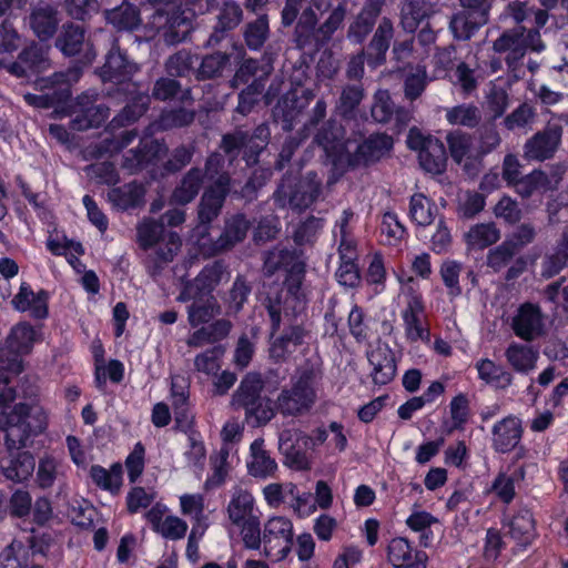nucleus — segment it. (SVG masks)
Wrapping results in <instances>:
<instances>
[{
  "label": "nucleus",
  "instance_id": "nucleus-1",
  "mask_svg": "<svg viewBox=\"0 0 568 568\" xmlns=\"http://www.w3.org/2000/svg\"><path fill=\"white\" fill-rule=\"evenodd\" d=\"M224 272V264L215 261L205 265L193 281L184 282L178 301L191 302L187 306V320L192 327L209 323L219 312L213 291L222 281Z\"/></svg>",
  "mask_w": 568,
  "mask_h": 568
},
{
  "label": "nucleus",
  "instance_id": "nucleus-2",
  "mask_svg": "<svg viewBox=\"0 0 568 568\" xmlns=\"http://www.w3.org/2000/svg\"><path fill=\"white\" fill-rule=\"evenodd\" d=\"M322 371L310 359L297 366L291 377V387H284L274 402L275 413L297 417L312 409L317 399L316 385Z\"/></svg>",
  "mask_w": 568,
  "mask_h": 568
},
{
  "label": "nucleus",
  "instance_id": "nucleus-3",
  "mask_svg": "<svg viewBox=\"0 0 568 568\" xmlns=\"http://www.w3.org/2000/svg\"><path fill=\"white\" fill-rule=\"evenodd\" d=\"M48 415L40 406L17 404L9 413L0 414V427L6 430L8 450H19L31 444V438L44 432Z\"/></svg>",
  "mask_w": 568,
  "mask_h": 568
},
{
  "label": "nucleus",
  "instance_id": "nucleus-4",
  "mask_svg": "<svg viewBox=\"0 0 568 568\" xmlns=\"http://www.w3.org/2000/svg\"><path fill=\"white\" fill-rule=\"evenodd\" d=\"M193 9L179 6L172 8H159L144 23V42L158 38L159 42L165 45H176L186 41L193 31Z\"/></svg>",
  "mask_w": 568,
  "mask_h": 568
},
{
  "label": "nucleus",
  "instance_id": "nucleus-5",
  "mask_svg": "<svg viewBox=\"0 0 568 568\" xmlns=\"http://www.w3.org/2000/svg\"><path fill=\"white\" fill-rule=\"evenodd\" d=\"M185 221V211L170 209L158 220L144 217V251L155 248L156 262L169 263L181 248L182 240L178 232L168 227H176Z\"/></svg>",
  "mask_w": 568,
  "mask_h": 568
},
{
  "label": "nucleus",
  "instance_id": "nucleus-6",
  "mask_svg": "<svg viewBox=\"0 0 568 568\" xmlns=\"http://www.w3.org/2000/svg\"><path fill=\"white\" fill-rule=\"evenodd\" d=\"M264 381L260 373H246L232 395L234 409H244L245 419L253 427H261L275 416L274 402L262 396Z\"/></svg>",
  "mask_w": 568,
  "mask_h": 568
},
{
  "label": "nucleus",
  "instance_id": "nucleus-7",
  "mask_svg": "<svg viewBox=\"0 0 568 568\" xmlns=\"http://www.w3.org/2000/svg\"><path fill=\"white\" fill-rule=\"evenodd\" d=\"M460 10L455 12L449 29L455 39L469 40L489 21L493 0H459Z\"/></svg>",
  "mask_w": 568,
  "mask_h": 568
},
{
  "label": "nucleus",
  "instance_id": "nucleus-8",
  "mask_svg": "<svg viewBox=\"0 0 568 568\" xmlns=\"http://www.w3.org/2000/svg\"><path fill=\"white\" fill-rule=\"evenodd\" d=\"M293 523L284 516L271 517L263 528V554L273 561H282L292 551Z\"/></svg>",
  "mask_w": 568,
  "mask_h": 568
},
{
  "label": "nucleus",
  "instance_id": "nucleus-9",
  "mask_svg": "<svg viewBox=\"0 0 568 568\" xmlns=\"http://www.w3.org/2000/svg\"><path fill=\"white\" fill-rule=\"evenodd\" d=\"M539 38L537 29H527L516 26L505 30L493 43L497 53H506L505 61L508 68L515 69L524 59L534 40Z\"/></svg>",
  "mask_w": 568,
  "mask_h": 568
},
{
  "label": "nucleus",
  "instance_id": "nucleus-10",
  "mask_svg": "<svg viewBox=\"0 0 568 568\" xmlns=\"http://www.w3.org/2000/svg\"><path fill=\"white\" fill-rule=\"evenodd\" d=\"M503 527L521 550H526L538 536L532 509L527 505H517L504 513Z\"/></svg>",
  "mask_w": 568,
  "mask_h": 568
},
{
  "label": "nucleus",
  "instance_id": "nucleus-11",
  "mask_svg": "<svg viewBox=\"0 0 568 568\" xmlns=\"http://www.w3.org/2000/svg\"><path fill=\"white\" fill-rule=\"evenodd\" d=\"M562 132L561 124L548 122L524 144L525 158L528 161L540 162L551 159L561 143Z\"/></svg>",
  "mask_w": 568,
  "mask_h": 568
},
{
  "label": "nucleus",
  "instance_id": "nucleus-12",
  "mask_svg": "<svg viewBox=\"0 0 568 568\" xmlns=\"http://www.w3.org/2000/svg\"><path fill=\"white\" fill-rule=\"evenodd\" d=\"M514 334L525 342H532L545 333L544 315L538 304L525 302L517 308L510 323Z\"/></svg>",
  "mask_w": 568,
  "mask_h": 568
},
{
  "label": "nucleus",
  "instance_id": "nucleus-13",
  "mask_svg": "<svg viewBox=\"0 0 568 568\" xmlns=\"http://www.w3.org/2000/svg\"><path fill=\"white\" fill-rule=\"evenodd\" d=\"M27 21L33 34L40 41H48L55 36L62 16L57 4L40 1L30 8Z\"/></svg>",
  "mask_w": 568,
  "mask_h": 568
},
{
  "label": "nucleus",
  "instance_id": "nucleus-14",
  "mask_svg": "<svg viewBox=\"0 0 568 568\" xmlns=\"http://www.w3.org/2000/svg\"><path fill=\"white\" fill-rule=\"evenodd\" d=\"M306 295L305 294H287L285 293L284 298L281 295L275 297L267 296L264 306L271 322V334H275L280 331L282 323V315L287 318H296L306 308Z\"/></svg>",
  "mask_w": 568,
  "mask_h": 568
},
{
  "label": "nucleus",
  "instance_id": "nucleus-15",
  "mask_svg": "<svg viewBox=\"0 0 568 568\" xmlns=\"http://www.w3.org/2000/svg\"><path fill=\"white\" fill-rule=\"evenodd\" d=\"M425 313V304L419 292L410 288L406 307L402 311L405 334L408 341H428L429 328L424 326L422 316Z\"/></svg>",
  "mask_w": 568,
  "mask_h": 568
},
{
  "label": "nucleus",
  "instance_id": "nucleus-16",
  "mask_svg": "<svg viewBox=\"0 0 568 568\" xmlns=\"http://www.w3.org/2000/svg\"><path fill=\"white\" fill-rule=\"evenodd\" d=\"M523 434L524 428L520 418L508 415L494 424L491 447L498 454L510 453L518 447Z\"/></svg>",
  "mask_w": 568,
  "mask_h": 568
},
{
  "label": "nucleus",
  "instance_id": "nucleus-17",
  "mask_svg": "<svg viewBox=\"0 0 568 568\" xmlns=\"http://www.w3.org/2000/svg\"><path fill=\"white\" fill-rule=\"evenodd\" d=\"M393 139L386 133H373L359 143L352 153L351 168L369 166L378 161L392 150Z\"/></svg>",
  "mask_w": 568,
  "mask_h": 568
},
{
  "label": "nucleus",
  "instance_id": "nucleus-18",
  "mask_svg": "<svg viewBox=\"0 0 568 568\" xmlns=\"http://www.w3.org/2000/svg\"><path fill=\"white\" fill-rule=\"evenodd\" d=\"M367 359L373 367L371 376L375 385L384 386L395 378L397 372L395 354L387 344L377 345L367 352Z\"/></svg>",
  "mask_w": 568,
  "mask_h": 568
},
{
  "label": "nucleus",
  "instance_id": "nucleus-19",
  "mask_svg": "<svg viewBox=\"0 0 568 568\" xmlns=\"http://www.w3.org/2000/svg\"><path fill=\"white\" fill-rule=\"evenodd\" d=\"M194 118L195 112L184 106L164 108L156 119L150 121L144 126V139H149L160 132L187 126L193 123Z\"/></svg>",
  "mask_w": 568,
  "mask_h": 568
},
{
  "label": "nucleus",
  "instance_id": "nucleus-20",
  "mask_svg": "<svg viewBox=\"0 0 568 568\" xmlns=\"http://www.w3.org/2000/svg\"><path fill=\"white\" fill-rule=\"evenodd\" d=\"M251 226L252 223L244 213L239 212L227 217L222 233L214 242V253L230 251L243 242Z\"/></svg>",
  "mask_w": 568,
  "mask_h": 568
},
{
  "label": "nucleus",
  "instance_id": "nucleus-21",
  "mask_svg": "<svg viewBox=\"0 0 568 568\" xmlns=\"http://www.w3.org/2000/svg\"><path fill=\"white\" fill-rule=\"evenodd\" d=\"M307 335L308 332L302 324L286 326L282 334L271 343V357L276 362L286 361L293 352L305 344Z\"/></svg>",
  "mask_w": 568,
  "mask_h": 568
},
{
  "label": "nucleus",
  "instance_id": "nucleus-22",
  "mask_svg": "<svg viewBox=\"0 0 568 568\" xmlns=\"http://www.w3.org/2000/svg\"><path fill=\"white\" fill-rule=\"evenodd\" d=\"M381 14V4L369 1L364 4L359 13L349 23L346 37L353 44H363L367 36L373 31L377 18Z\"/></svg>",
  "mask_w": 568,
  "mask_h": 568
},
{
  "label": "nucleus",
  "instance_id": "nucleus-23",
  "mask_svg": "<svg viewBox=\"0 0 568 568\" xmlns=\"http://www.w3.org/2000/svg\"><path fill=\"white\" fill-rule=\"evenodd\" d=\"M243 19V10L235 1H225L220 9L217 20L213 27L206 44L210 47L217 45L226 34L234 30Z\"/></svg>",
  "mask_w": 568,
  "mask_h": 568
},
{
  "label": "nucleus",
  "instance_id": "nucleus-24",
  "mask_svg": "<svg viewBox=\"0 0 568 568\" xmlns=\"http://www.w3.org/2000/svg\"><path fill=\"white\" fill-rule=\"evenodd\" d=\"M10 452V457L0 460V470L7 480L21 484L28 480L34 471L36 460L29 452Z\"/></svg>",
  "mask_w": 568,
  "mask_h": 568
},
{
  "label": "nucleus",
  "instance_id": "nucleus-25",
  "mask_svg": "<svg viewBox=\"0 0 568 568\" xmlns=\"http://www.w3.org/2000/svg\"><path fill=\"white\" fill-rule=\"evenodd\" d=\"M138 72V67L130 63L122 54L119 47L113 43L106 54L105 63L101 68L100 75L104 82H115L122 78L132 77Z\"/></svg>",
  "mask_w": 568,
  "mask_h": 568
},
{
  "label": "nucleus",
  "instance_id": "nucleus-26",
  "mask_svg": "<svg viewBox=\"0 0 568 568\" xmlns=\"http://www.w3.org/2000/svg\"><path fill=\"white\" fill-rule=\"evenodd\" d=\"M226 511L229 519L235 526L260 517V511L255 508V499L253 495L243 489L233 494Z\"/></svg>",
  "mask_w": 568,
  "mask_h": 568
},
{
  "label": "nucleus",
  "instance_id": "nucleus-27",
  "mask_svg": "<svg viewBox=\"0 0 568 568\" xmlns=\"http://www.w3.org/2000/svg\"><path fill=\"white\" fill-rule=\"evenodd\" d=\"M47 301L48 294L44 291L34 293L28 284L22 283L12 304L18 311H29L33 317L44 318L48 315Z\"/></svg>",
  "mask_w": 568,
  "mask_h": 568
},
{
  "label": "nucleus",
  "instance_id": "nucleus-28",
  "mask_svg": "<svg viewBox=\"0 0 568 568\" xmlns=\"http://www.w3.org/2000/svg\"><path fill=\"white\" fill-rule=\"evenodd\" d=\"M393 36V23L390 19L384 17L367 45L366 54L368 61L373 60L377 65L383 64L386 61V52L389 49Z\"/></svg>",
  "mask_w": 568,
  "mask_h": 568
},
{
  "label": "nucleus",
  "instance_id": "nucleus-29",
  "mask_svg": "<svg viewBox=\"0 0 568 568\" xmlns=\"http://www.w3.org/2000/svg\"><path fill=\"white\" fill-rule=\"evenodd\" d=\"M371 115L378 123H388L393 116L402 124L408 121V113L403 108L395 106L394 101L387 90H378L374 95V103L371 109Z\"/></svg>",
  "mask_w": 568,
  "mask_h": 568
},
{
  "label": "nucleus",
  "instance_id": "nucleus-30",
  "mask_svg": "<svg viewBox=\"0 0 568 568\" xmlns=\"http://www.w3.org/2000/svg\"><path fill=\"white\" fill-rule=\"evenodd\" d=\"M48 64L42 50L32 44L20 52L18 60L10 64L9 71L17 77H28L30 73L43 71Z\"/></svg>",
  "mask_w": 568,
  "mask_h": 568
},
{
  "label": "nucleus",
  "instance_id": "nucleus-31",
  "mask_svg": "<svg viewBox=\"0 0 568 568\" xmlns=\"http://www.w3.org/2000/svg\"><path fill=\"white\" fill-rule=\"evenodd\" d=\"M203 180V171L200 168H191L173 190L171 202L179 205L191 203L197 196Z\"/></svg>",
  "mask_w": 568,
  "mask_h": 568
},
{
  "label": "nucleus",
  "instance_id": "nucleus-32",
  "mask_svg": "<svg viewBox=\"0 0 568 568\" xmlns=\"http://www.w3.org/2000/svg\"><path fill=\"white\" fill-rule=\"evenodd\" d=\"M420 168L430 174H442L447 168V152L444 143L434 138L428 145L418 154Z\"/></svg>",
  "mask_w": 568,
  "mask_h": 568
},
{
  "label": "nucleus",
  "instance_id": "nucleus-33",
  "mask_svg": "<svg viewBox=\"0 0 568 568\" xmlns=\"http://www.w3.org/2000/svg\"><path fill=\"white\" fill-rule=\"evenodd\" d=\"M505 357L515 372L528 373L535 367L539 354L530 345L511 342L506 348Z\"/></svg>",
  "mask_w": 568,
  "mask_h": 568
},
{
  "label": "nucleus",
  "instance_id": "nucleus-34",
  "mask_svg": "<svg viewBox=\"0 0 568 568\" xmlns=\"http://www.w3.org/2000/svg\"><path fill=\"white\" fill-rule=\"evenodd\" d=\"M85 44L84 29L73 22L62 26V30L55 40V47L67 57L79 54Z\"/></svg>",
  "mask_w": 568,
  "mask_h": 568
},
{
  "label": "nucleus",
  "instance_id": "nucleus-35",
  "mask_svg": "<svg viewBox=\"0 0 568 568\" xmlns=\"http://www.w3.org/2000/svg\"><path fill=\"white\" fill-rule=\"evenodd\" d=\"M437 213L436 203L425 194L417 192L409 197L408 216L418 226L433 224Z\"/></svg>",
  "mask_w": 568,
  "mask_h": 568
},
{
  "label": "nucleus",
  "instance_id": "nucleus-36",
  "mask_svg": "<svg viewBox=\"0 0 568 568\" xmlns=\"http://www.w3.org/2000/svg\"><path fill=\"white\" fill-rule=\"evenodd\" d=\"M434 13L427 0H406L402 8V24L405 30L415 32Z\"/></svg>",
  "mask_w": 568,
  "mask_h": 568
},
{
  "label": "nucleus",
  "instance_id": "nucleus-37",
  "mask_svg": "<svg viewBox=\"0 0 568 568\" xmlns=\"http://www.w3.org/2000/svg\"><path fill=\"white\" fill-rule=\"evenodd\" d=\"M445 119L453 126L473 130L478 128L481 122V111L474 103H460L448 108Z\"/></svg>",
  "mask_w": 568,
  "mask_h": 568
},
{
  "label": "nucleus",
  "instance_id": "nucleus-38",
  "mask_svg": "<svg viewBox=\"0 0 568 568\" xmlns=\"http://www.w3.org/2000/svg\"><path fill=\"white\" fill-rule=\"evenodd\" d=\"M324 219L314 215H308L306 219L301 220L292 234L294 244L298 248L304 246H314L324 227Z\"/></svg>",
  "mask_w": 568,
  "mask_h": 568
},
{
  "label": "nucleus",
  "instance_id": "nucleus-39",
  "mask_svg": "<svg viewBox=\"0 0 568 568\" xmlns=\"http://www.w3.org/2000/svg\"><path fill=\"white\" fill-rule=\"evenodd\" d=\"M450 423L446 424L447 434L464 432L471 417L470 400L465 393H458L449 403Z\"/></svg>",
  "mask_w": 568,
  "mask_h": 568
},
{
  "label": "nucleus",
  "instance_id": "nucleus-40",
  "mask_svg": "<svg viewBox=\"0 0 568 568\" xmlns=\"http://www.w3.org/2000/svg\"><path fill=\"white\" fill-rule=\"evenodd\" d=\"M476 369L478 372V378L488 385L506 388L513 383V375L489 358L479 359L476 363Z\"/></svg>",
  "mask_w": 568,
  "mask_h": 568
},
{
  "label": "nucleus",
  "instance_id": "nucleus-41",
  "mask_svg": "<svg viewBox=\"0 0 568 568\" xmlns=\"http://www.w3.org/2000/svg\"><path fill=\"white\" fill-rule=\"evenodd\" d=\"M379 231L382 243L389 246L399 245L408 236L406 226L394 211H387L383 214Z\"/></svg>",
  "mask_w": 568,
  "mask_h": 568
},
{
  "label": "nucleus",
  "instance_id": "nucleus-42",
  "mask_svg": "<svg viewBox=\"0 0 568 568\" xmlns=\"http://www.w3.org/2000/svg\"><path fill=\"white\" fill-rule=\"evenodd\" d=\"M500 232L494 223H479L469 229L465 242L471 250H484L497 243Z\"/></svg>",
  "mask_w": 568,
  "mask_h": 568
},
{
  "label": "nucleus",
  "instance_id": "nucleus-43",
  "mask_svg": "<svg viewBox=\"0 0 568 568\" xmlns=\"http://www.w3.org/2000/svg\"><path fill=\"white\" fill-rule=\"evenodd\" d=\"M305 104H301L295 94L282 97L275 109L274 115L282 123V129L290 132L294 129L300 115L303 112Z\"/></svg>",
  "mask_w": 568,
  "mask_h": 568
},
{
  "label": "nucleus",
  "instance_id": "nucleus-44",
  "mask_svg": "<svg viewBox=\"0 0 568 568\" xmlns=\"http://www.w3.org/2000/svg\"><path fill=\"white\" fill-rule=\"evenodd\" d=\"M109 118V108L99 104L97 108L81 109L73 111V118L70 126L74 131H87L92 128H99Z\"/></svg>",
  "mask_w": 568,
  "mask_h": 568
},
{
  "label": "nucleus",
  "instance_id": "nucleus-45",
  "mask_svg": "<svg viewBox=\"0 0 568 568\" xmlns=\"http://www.w3.org/2000/svg\"><path fill=\"white\" fill-rule=\"evenodd\" d=\"M251 450L253 460L248 465L250 474L261 478L272 476L277 469V464L266 450L262 449V442L254 440Z\"/></svg>",
  "mask_w": 568,
  "mask_h": 568
},
{
  "label": "nucleus",
  "instance_id": "nucleus-46",
  "mask_svg": "<svg viewBox=\"0 0 568 568\" xmlns=\"http://www.w3.org/2000/svg\"><path fill=\"white\" fill-rule=\"evenodd\" d=\"M142 197V186L134 182L109 191V201L120 210H129L136 206Z\"/></svg>",
  "mask_w": 568,
  "mask_h": 568
},
{
  "label": "nucleus",
  "instance_id": "nucleus-47",
  "mask_svg": "<svg viewBox=\"0 0 568 568\" xmlns=\"http://www.w3.org/2000/svg\"><path fill=\"white\" fill-rule=\"evenodd\" d=\"M268 34V18L266 14H260L245 26L243 38L250 50L257 51L263 48Z\"/></svg>",
  "mask_w": 568,
  "mask_h": 568
},
{
  "label": "nucleus",
  "instance_id": "nucleus-48",
  "mask_svg": "<svg viewBox=\"0 0 568 568\" xmlns=\"http://www.w3.org/2000/svg\"><path fill=\"white\" fill-rule=\"evenodd\" d=\"M195 148L192 144L178 145L170 153V158L162 162L160 166V176L165 178L175 174L189 165L193 159Z\"/></svg>",
  "mask_w": 568,
  "mask_h": 568
},
{
  "label": "nucleus",
  "instance_id": "nucleus-49",
  "mask_svg": "<svg viewBox=\"0 0 568 568\" xmlns=\"http://www.w3.org/2000/svg\"><path fill=\"white\" fill-rule=\"evenodd\" d=\"M550 181L548 175L541 170H534L525 176H520L511 187L523 199L530 197L537 191H546L549 187Z\"/></svg>",
  "mask_w": 568,
  "mask_h": 568
},
{
  "label": "nucleus",
  "instance_id": "nucleus-50",
  "mask_svg": "<svg viewBox=\"0 0 568 568\" xmlns=\"http://www.w3.org/2000/svg\"><path fill=\"white\" fill-rule=\"evenodd\" d=\"M105 17L119 30H132L140 22L139 9L130 3H123L118 8L108 10Z\"/></svg>",
  "mask_w": 568,
  "mask_h": 568
},
{
  "label": "nucleus",
  "instance_id": "nucleus-51",
  "mask_svg": "<svg viewBox=\"0 0 568 568\" xmlns=\"http://www.w3.org/2000/svg\"><path fill=\"white\" fill-rule=\"evenodd\" d=\"M230 62V54L216 51L202 58L201 64L195 71V78L199 81L214 79L220 77Z\"/></svg>",
  "mask_w": 568,
  "mask_h": 568
},
{
  "label": "nucleus",
  "instance_id": "nucleus-52",
  "mask_svg": "<svg viewBox=\"0 0 568 568\" xmlns=\"http://www.w3.org/2000/svg\"><path fill=\"white\" fill-rule=\"evenodd\" d=\"M34 342V331L27 323L17 324L6 339V345L21 356L29 353Z\"/></svg>",
  "mask_w": 568,
  "mask_h": 568
},
{
  "label": "nucleus",
  "instance_id": "nucleus-53",
  "mask_svg": "<svg viewBox=\"0 0 568 568\" xmlns=\"http://www.w3.org/2000/svg\"><path fill=\"white\" fill-rule=\"evenodd\" d=\"M413 547L405 537L393 538L387 547V557L395 568H406L413 565Z\"/></svg>",
  "mask_w": 568,
  "mask_h": 568
},
{
  "label": "nucleus",
  "instance_id": "nucleus-54",
  "mask_svg": "<svg viewBox=\"0 0 568 568\" xmlns=\"http://www.w3.org/2000/svg\"><path fill=\"white\" fill-rule=\"evenodd\" d=\"M447 145L452 159L460 164L470 152L473 145V135L460 129L450 131L446 136Z\"/></svg>",
  "mask_w": 568,
  "mask_h": 568
},
{
  "label": "nucleus",
  "instance_id": "nucleus-55",
  "mask_svg": "<svg viewBox=\"0 0 568 568\" xmlns=\"http://www.w3.org/2000/svg\"><path fill=\"white\" fill-rule=\"evenodd\" d=\"M346 6L338 3L328 14L326 20L317 27L320 43L326 45L333 38L334 33L342 27L346 17Z\"/></svg>",
  "mask_w": 568,
  "mask_h": 568
},
{
  "label": "nucleus",
  "instance_id": "nucleus-56",
  "mask_svg": "<svg viewBox=\"0 0 568 568\" xmlns=\"http://www.w3.org/2000/svg\"><path fill=\"white\" fill-rule=\"evenodd\" d=\"M320 189L310 182L297 183L290 195V205L296 210H305L318 197Z\"/></svg>",
  "mask_w": 568,
  "mask_h": 568
},
{
  "label": "nucleus",
  "instance_id": "nucleus-57",
  "mask_svg": "<svg viewBox=\"0 0 568 568\" xmlns=\"http://www.w3.org/2000/svg\"><path fill=\"white\" fill-rule=\"evenodd\" d=\"M165 71L170 77L184 78L194 72L193 55L181 50L170 55L165 62Z\"/></svg>",
  "mask_w": 568,
  "mask_h": 568
},
{
  "label": "nucleus",
  "instance_id": "nucleus-58",
  "mask_svg": "<svg viewBox=\"0 0 568 568\" xmlns=\"http://www.w3.org/2000/svg\"><path fill=\"white\" fill-rule=\"evenodd\" d=\"M347 325L351 335L357 343L369 338V327L366 321V313L362 306L354 304L347 317Z\"/></svg>",
  "mask_w": 568,
  "mask_h": 568
},
{
  "label": "nucleus",
  "instance_id": "nucleus-59",
  "mask_svg": "<svg viewBox=\"0 0 568 568\" xmlns=\"http://www.w3.org/2000/svg\"><path fill=\"white\" fill-rule=\"evenodd\" d=\"M300 267H306L304 260V253L297 246L295 248H282L276 254V261L274 263V270L290 273L298 270Z\"/></svg>",
  "mask_w": 568,
  "mask_h": 568
},
{
  "label": "nucleus",
  "instance_id": "nucleus-60",
  "mask_svg": "<svg viewBox=\"0 0 568 568\" xmlns=\"http://www.w3.org/2000/svg\"><path fill=\"white\" fill-rule=\"evenodd\" d=\"M518 252L515 244L506 239L498 246L489 251L487 264L493 270L499 271L506 266Z\"/></svg>",
  "mask_w": 568,
  "mask_h": 568
},
{
  "label": "nucleus",
  "instance_id": "nucleus-61",
  "mask_svg": "<svg viewBox=\"0 0 568 568\" xmlns=\"http://www.w3.org/2000/svg\"><path fill=\"white\" fill-rule=\"evenodd\" d=\"M335 276L341 285L352 288L357 287L361 283V273L356 258L348 256L347 260H339Z\"/></svg>",
  "mask_w": 568,
  "mask_h": 568
},
{
  "label": "nucleus",
  "instance_id": "nucleus-62",
  "mask_svg": "<svg viewBox=\"0 0 568 568\" xmlns=\"http://www.w3.org/2000/svg\"><path fill=\"white\" fill-rule=\"evenodd\" d=\"M478 132V141H479V152L481 154H488L496 150L500 142L501 138L495 124V121L487 120L481 125L477 128Z\"/></svg>",
  "mask_w": 568,
  "mask_h": 568
},
{
  "label": "nucleus",
  "instance_id": "nucleus-63",
  "mask_svg": "<svg viewBox=\"0 0 568 568\" xmlns=\"http://www.w3.org/2000/svg\"><path fill=\"white\" fill-rule=\"evenodd\" d=\"M363 98L364 90L362 85L347 84L344 87L338 101V109L341 110V113L344 116L353 114L361 104Z\"/></svg>",
  "mask_w": 568,
  "mask_h": 568
},
{
  "label": "nucleus",
  "instance_id": "nucleus-64",
  "mask_svg": "<svg viewBox=\"0 0 568 568\" xmlns=\"http://www.w3.org/2000/svg\"><path fill=\"white\" fill-rule=\"evenodd\" d=\"M224 202V200L204 191L197 210L200 222L202 224H210L213 222L221 213Z\"/></svg>",
  "mask_w": 568,
  "mask_h": 568
}]
</instances>
